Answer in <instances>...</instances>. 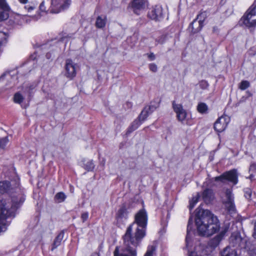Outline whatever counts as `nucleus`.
Returning a JSON list of instances; mask_svg holds the SVG:
<instances>
[{"instance_id": "f257e3e1", "label": "nucleus", "mask_w": 256, "mask_h": 256, "mask_svg": "<svg viewBox=\"0 0 256 256\" xmlns=\"http://www.w3.org/2000/svg\"><path fill=\"white\" fill-rule=\"evenodd\" d=\"M148 216L144 210H140L135 216L134 222L127 228L123 236L124 248L120 250V253L132 254L146 236Z\"/></svg>"}, {"instance_id": "f03ea898", "label": "nucleus", "mask_w": 256, "mask_h": 256, "mask_svg": "<svg viewBox=\"0 0 256 256\" xmlns=\"http://www.w3.org/2000/svg\"><path fill=\"white\" fill-rule=\"evenodd\" d=\"M195 222L200 236H209L220 229L216 217L210 210L202 209L200 206L196 209Z\"/></svg>"}, {"instance_id": "7ed1b4c3", "label": "nucleus", "mask_w": 256, "mask_h": 256, "mask_svg": "<svg viewBox=\"0 0 256 256\" xmlns=\"http://www.w3.org/2000/svg\"><path fill=\"white\" fill-rule=\"evenodd\" d=\"M24 202V198L20 195L19 203L16 204H13L10 208V202L6 200H0V234L6 231L8 226L10 224V221L7 219L15 216L16 210Z\"/></svg>"}, {"instance_id": "20e7f679", "label": "nucleus", "mask_w": 256, "mask_h": 256, "mask_svg": "<svg viewBox=\"0 0 256 256\" xmlns=\"http://www.w3.org/2000/svg\"><path fill=\"white\" fill-rule=\"evenodd\" d=\"M24 202V198L20 195L19 203L16 204H13L10 208V202L6 200H0V234L6 231L8 226L10 224V221L7 219L15 216L16 210Z\"/></svg>"}, {"instance_id": "39448f33", "label": "nucleus", "mask_w": 256, "mask_h": 256, "mask_svg": "<svg viewBox=\"0 0 256 256\" xmlns=\"http://www.w3.org/2000/svg\"><path fill=\"white\" fill-rule=\"evenodd\" d=\"M256 240H249L246 236H242L239 232H235L232 234L230 238V246L236 249L244 248L248 251L254 250Z\"/></svg>"}, {"instance_id": "423d86ee", "label": "nucleus", "mask_w": 256, "mask_h": 256, "mask_svg": "<svg viewBox=\"0 0 256 256\" xmlns=\"http://www.w3.org/2000/svg\"><path fill=\"white\" fill-rule=\"evenodd\" d=\"M16 186L14 188H11L10 186L11 184L10 182L8 181H3L0 182V194H4L6 192H10L13 193L14 192V190H15V192L16 194H12V196L11 199L8 200H6V202H8L10 204V206L9 208H11V206L14 204H16L19 203L20 202V195L22 196L24 198V200H25V198L22 194V192L21 191L20 189L18 188L19 184H17Z\"/></svg>"}, {"instance_id": "0eeeda50", "label": "nucleus", "mask_w": 256, "mask_h": 256, "mask_svg": "<svg viewBox=\"0 0 256 256\" xmlns=\"http://www.w3.org/2000/svg\"><path fill=\"white\" fill-rule=\"evenodd\" d=\"M240 22L249 28L256 26V0L241 18Z\"/></svg>"}, {"instance_id": "6e6552de", "label": "nucleus", "mask_w": 256, "mask_h": 256, "mask_svg": "<svg viewBox=\"0 0 256 256\" xmlns=\"http://www.w3.org/2000/svg\"><path fill=\"white\" fill-rule=\"evenodd\" d=\"M70 4V0H52L50 12L54 14L58 13L67 9Z\"/></svg>"}, {"instance_id": "1a4fd4ad", "label": "nucleus", "mask_w": 256, "mask_h": 256, "mask_svg": "<svg viewBox=\"0 0 256 256\" xmlns=\"http://www.w3.org/2000/svg\"><path fill=\"white\" fill-rule=\"evenodd\" d=\"M215 180H220L222 182L228 180L232 182L234 184H236L238 182L237 171L236 169H233L226 172L220 176L216 177Z\"/></svg>"}, {"instance_id": "9d476101", "label": "nucleus", "mask_w": 256, "mask_h": 256, "mask_svg": "<svg viewBox=\"0 0 256 256\" xmlns=\"http://www.w3.org/2000/svg\"><path fill=\"white\" fill-rule=\"evenodd\" d=\"M230 122V118L227 116H222L220 117L214 124V129L218 132H221L224 130Z\"/></svg>"}, {"instance_id": "9b49d317", "label": "nucleus", "mask_w": 256, "mask_h": 256, "mask_svg": "<svg viewBox=\"0 0 256 256\" xmlns=\"http://www.w3.org/2000/svg\"><path fill=\"white\" fill-rule=\"evenodd\" d=\"M226 208L230 214L236 213V208L234 204V197L231 190L227 189L226 192Z\"/></svg>"}, {"instance_id": "f8f14e48", "label": "nucleus", "mask_w": 256, "mask_h": 256, "mask_svg": "<svg viewBox=\"0 0 256 256\" xmlns=\"http://www.w3.org/2000/svg\"><path fill=\"white\" fill-rule=\"evenodd\" d=\"M147 6L146 0H134L132 3V11L137 15L140 14Z\"/></svg>"}, {"instance_id": "ddd939ff", "label": "nucleus", "mask_w": 256, "mask_h": 256, "mask_svg": "<svg viewBox=\"0 0 256 256\" xmlns=\"http://www.w3.org/2000/svg\"><path fill=\"white\" fill-rule=\"evenodd\" d=\"M172 106L174 111L176 113V118L178 121L182 122L186 119L187 113L184 109L182 104H177L175 101L172 102Z\"/></svg>"}, {"instance_id": "4468645a", "label": "nucleus", "mask_w": 256, "mask_h": 256, "mask_svg": "<svg viewBox=\"0 0 256 256\" xmlns=\"http://www.w3.org/2000/svg\"><path fill=\"white\" fill-rule=\"evenodd\" d=\"M148 17L156 21L160 20L162 18V8L160 6H155L150 9L148 14Z\"/></svg>"}, {"instance_id": "2eb2a0df", "label": "nucleus", "mask_w": 256, "mask_h": 256, "mask_svg": "<svg viewBox=\"0 0 256 256\" xmlns=\"http://www.w3.org/2000/svg\"><path fill=\"white\" fill-rule=\"evenodd\" d=\"M76 64L71 60H67L66 62L65 70L66 77L72 78L76 75Z\"/></svg>"}, {"instance_id": "dca6fc26", "label": "nucleus", "mask_w": 256, "mask_h": 256, "mask_svg": "<svg viewBox=\"0 0 256 256\" xmlns=\"http://www.w3.org/2000/svg\"><path fill=\"white\" fill-rule=\"evenodd\" d=\"M36 8V6L34 4H28L24 6V8L22 10V13L20 14V15H22L24 16H31L33 18L38 19V16H30L28 14H26L25 13H31L34 9Z\"/></svg>"}, {"instance_id": "f3484780", "label": "nucleus", "mask_w": 256, "mask_h": 256, "mask_svg": "<svg viewBox=\"0 0 256 256\" xmlns=\"http://www.w3.org/2000/svg\"><path fill=\"white\" fill-rule=\"evenodd\" d=\"M202 197L206 203H210L214 198V194L212 190L210 188H206L202 192Z\"/></svg>"}, {"instance_id": "a211bd4d", "label": "nucleus", "mask_w": 256, "mask_h": 256, "mask_svg": "<svg viewBox=\"0 0 256 256\" xmlns=\"http://www.w3.org/2000/svg\"><path fill=\"white\" fill-rule=\"evenodd\" d=\"M128 212L125 205H122L118 210L116 214V218L118 221L122 220H126L128 218Z\"/></svg>"}, {"instance_id": "6ab92c4d", "label": "nucleus", "mask_w": 256, "mask_h": 256, "mask_svg": "<svg viewBox=\"0 0 256 256\" xmlns=\"http://www.w3.org/2000/svg\"><path fill=\"white\" fill-rule=\"evenodd\" d=\"M192 219L190 218L187 226V234L186 238V246H188L189 242L190 241L191 237L192 234Z\"/></svg>"}, {"instance_id": "aec40b11", "label": "nucleus", "mask_w": 256, "mask_h": 256, "mask_svg": "<svg viewBox=\"0 0 256 256\" xmlns=\"http://www.w3.org/2000/svg\"><path fill=\"white\" fill-rule=\"evenodd\" d=\"M142 122L138 118L134 120L130 124L126 130V135L128 136L134 130H136L142 124Z\"/></svg>"}, {"instance_id": "412c9836", "label": "nucleus", "mask_w": 256, "mask_h": 256, "mask_svg": "<svg viewBox=\"0 0 256 256\" xmlns=\"http://www.w3.org/2000/svg\"><path fill=\"white\" fill-rule=\"evenodd\" d=\"M206 18V14L205 12L200 13L194 20H196L198 22V27L197 30H199L200 28H202L204 26V22Z\"/></svg>"}, {"instance_id": "4be33fe9", "label": "nucleus", "mask_w": 256, "mask_h": 256, "mask_svg": "<svg viewBox=\"0 0 256 256\" xmlns=\"http://www.w3.org/2000/svg\"><path fill=\"white\" fill-rule=\"evenodd\" d=\"M50 4V0H44L40 4L39 6L40 10L43 13H46L50 12V6L48 8V6Z\"/></svg>"}, {"instance_id": "5701e85b", "label": "nucleus", "mask_w": 256, "mask_h": 256, "mask_svg": "<svg viewBox=\"0 0 256 256\" xmlns=\"http://www.w3.org/2000/svg\"><path fill=\"white\" fill-rule=\"evenodd\" d=\"M222 256H237L236 249H232L230 246H227L222 252Z\"/></svg>"}, {"instance_id": "b1692460", "label": "nucleus", "mask_w": 256, "mask_h": 256, "mask_svg": "<svg viewBox=\"0 0 256 256\" xmlns=\"http://www.w3.org/2000/svg\"><path fill=\"white\" fill-rule=\"evenodd\" d=\"M107 22L106 16L102 15L97 17V28H103Z\"/></svg>"}, {"instance_id": "393cba45", "label": "nucleus", "mask_w": 256, "mask_h": 256, "mask_svg": "<svg viewBox=\"0 0 256 256\" xmlns=\"http://www.w3.org/2000/svg\"><path fill=\"white\" fill-rule=\"evenodd\" d=\"M64 232H60V233L58 236L55 238L53 246L52 248V250H54V248H56L58 246H59L62 242V240L64 238Z\"/></svg>"}, {"instance_id": "a878e982", "label": "nucleus", "mask_w": 256, "mask_h": 256, "mask_svg": "<svg viewBox=\"0 0 256 256\" xmlns=\"http://www.w3.org/2000/svg\"><path fill=\"white\" fill-rule=\"evenodd\" d=\"M151 114L148 110L146 108V106L142 110L140 114L138 117V118L140 120L141 122H144L148 116Z\"/></svg>"}, {"instance_id": "bb28decb", "label": "nucleus", "mask_w": 256, "mask_h": 256, "mask_svg": "<svg viewBox=\"0 0 256 256\" xmlns=\"http://www.w3.org/2000/svg\"><path fill=\"white\" fill-rule=\"evenodd\" d=\"M198 27V22L196 20H194L189 26L188 29L192 34H196L200 31L202 28H200L199 30H197Z\"/></svg>"}, {"instance_id": "cd10ccee", "label": "nucleus", "mask_w": 256, "mask_h": 256, "mask_svg": "<svg viewBox=\"0 0 256 256\" xmlns=\"http://www.w3.org/2000/svg\"><path fill=\"white\" fill-rule=\"evenodd\" d=\"M114 256H137L135 251H134L132 254H125V253H120V248L116 246L114 252Z\"/></svg>"}, {"instance_id": "c85d7f7f", "label": "nucleus", "mask_w": 256, "mask_h": 256, "mask_svg": "<svg viewBox=\"0 0 256 256\" xmlns=\"http://www.w3.org/2000/svg\"><path fill=\"white\" fill-rule=\"evenodd\" d=\"M208 110V106L204 102H200L197 106V110L200 114L206 113Z\"/></svg>"}, {"instance_id": "c756f323", "label": "nucleus", "mask_w": 256, "mask_h": 256, "mask_svg": "<svg viewBox=\"0 0 256 256\" xmlns=\"http://www.w3.org/2000/svg\"><path fill=\"white\" fill-rule=\"evenodd\" d=\"M156 252V246L152 245L148 246L144 256H154Z\"/></svg>"}, {"instance_id": "7c9ffc66", "label": "nucleus", "mask_w": 256, "mask_h": 256, "mask_svg": "<svg viewBox=\"0 0 256 256\" xmlns=\"http://www.w3.org/2000/svg\"><path fill=\"white\" fill-rule=\"evenodd\" d=\"M7 38L8 36L6 32L0 31V48L6 44Z\"/></svg>"}, {"instance_id": "2f4dec72", "label": "nucleus", "mask_w": 256, "mask_h": 256, "mask_svg": "<svg viewBox=\"0 0 256 256\" xmlns=\"http://www.w3.org/2000/svg\"><path fill=\"white\" fill-rule=\"evenodd\" d=\"M0 10V22L6 20L8 18V12L10 10V7L8 10L1 9Z\"/></svg>"}, {"instance_id": "473e14b6", "label": "nucleus", "mask_w": 256, "mask_h": 256, "mask_svg": "<svg viewBox=\"0 0 256 256\" xmlns=\"http://www.w3.org/2000/svg\"><path fill=\"white\" fill-rule=\"evenodd\" d=\"M66 198V196L62 192H58L54 197L55 200L58 203L64 202Z\"/></svg>"}, {"instance_id": "72a5a7b5", "label": "nucleus", "mask_w": 256, "mask_h": 256, "mask_svg": "<svg viewBox=\"0 0 256 256\" xmlns=\"http://www.w3.org/2000/svg\"><path fill=\"white\" fill-rule=\"evenodd\" d=\"M200 198L199 194H198L197 195L193 197L192 198L190 201V206L189 208L190 210H192L196 204L198 202V199Z\"/></svg>"}, {"instance_id": "f704fd0d", "label": "nucleus", "mask_w": 256, "mask_h": 256, "mask_svg": "<svg viewBox=\"0 0 256 256\" xmlns=\"http://www.w3.org/2000/svg\"><path fill=\"white\" fill-rule=\"evenodd\" d=\"M158 106H159V104L158 103L151 102L150 105L146 106V108L150 112V113L152 114Z\"/></svg>"}, {"instance_id": "c9c22d12", "label": "nucleus", "mask_w": 256, "mask_h": 256, "mask_svg": "<svg viewBox=\"0 0 256 256\" xmlns=\"http://www.w3.org/2000/svg\"><path fill=\"white\" fill-rule=\"evenodd\" d=\"M14 102L20 104L24 100V96L20 92H16L14 95Z\"/></svg>"}, {"instance_id": "e433bc0d", "label": "nucleus", "mask_w": 256, "mask_h": 256, "mask_svg": "<svg viewBox=\"0 0 256 256\" xmlns=\"http://www.w3.org/2000/svg\"><path fill=\"white\" fill-rule=\"evenodd\" d=\"M244 196L245 198L248 200H250L252 197V190L250 188H246L244 190Z\"/></svg>"}, {"instance_id": "4c0bfd02", "label": "nucleus", "mask_w": 256, "mask_h": 256, "mask_svg": "<svg viewBox=\"0 0 256 256\" xmlns=\"http://www.w3.org/2000/svg\"><path fill=\"white\" fill-rule=\"evenodd\" d=\"M249 171L250 172H252L249 176V178L252 180V178H254L253 174L256 173V164L252 163L250 164Z\"/></svg>"}, {"instance_id": "58836bf2", "label": "nucleus", "mask_w": 256, "mask_h": 256, "mask_svg": "<svg viewBox=\"0 0 256 256\" xmlns=\"http://www.w3.org/2000/svg\"><path fill=\"white\" fill-rule=\"evenodd\" d=\"M250 86V82L247 80H242L239 86V88L242 90H245Z\"/></svg>"}, {"instance_id": "ea45409f", "label": "nucleus", "mask_w": 256, "mask_h": 256, "mask_svg": "<svg viewBox=\"0 0 256 256\" xmlns=\"http://www.w3.org/2000/svg\"><path fill=\"white\" fill-rule=\"evenodd\" d=\"M10 78L14 79V78L12 77V74H10V73L9 72H6L4 73L0 76V82L4 80V79L8 80Z\"/></svg>"}, {"instance_id": "a19ab883", "label": "nucleus", "mask_w": 256, "mask_h": 256, "mask_svg": "<svg viewBox=\"0 0 256 256\" xmlns=\"http://www.w3.org/2000/svg\"><path fill=\"white\" fill-rule=\"evenodd\" d=\"M8 142V139L7 137L3 138L0 140V147L2 148H4Z\"/></svg>"}, {"instance_id": "79ce46f5", "label": "nucleus", "mask_w": 256, "mask_h": 256, "mask_svg": "<svg viewBox=\"0 0 256 256\" xmlns=\"http://www.w3.org/2000/svg\"><path fill=\"white\" fill-rule=\"evenodd\" d=\"M9 6L6 0H0V9L8 10Z\"/></svg>"}, {"instance_id": "37998d69", "label": "nucleus", "mask_w": 256, "mask_h": 256, "mask_svg": "<svg viewBox=\"0 0 256 256\" xmlns=\"http://www.w3.org/2000/svg\"><path fill=\"white\" fill-rule=\"evenodd\" d=\"M35 86L34 85H30L28 87H27L24 90V92H27L28 96H30L31 94L33 93L34 90V89Z\"/></svg>"}, {"instance_id": "c03bdc74", "label": "nucleus", "mask_w": 256, "mask_h": 256, "mask_svg": "<svg viewBox=\"0 0 256 256\" xmlns=\"http://www.w3.org/2000/svg\"><path fill=\"white\" fill-rule=\"evenodd\" d=\"M208 86H209L206 80H202L199 83V86H200V88L202 90L207 89L208 88Z\"/></svg>"}, {"instance_id": "a18cd8bd", "label": "nucleus", "mask_w": 256, "mask_h": 256, "mask_svg": "<svg viewBox=\"0 0 256 256\" xmlns=\"http://www.w3.org/2000/svg\"><path fill=\"white\" fill-rule=\"evenodd\" d=\"M94 167V163L92 161H88L86 164V168L88 170H92Z\"/></svg>"}, {"instance_id": "49530a36", "label": "nucleus", "mask_w": 256, "mask_h": 256, "mask_svg": "<svg viewBox=\"0 0 256 256\" xmlns=\"http://www.w3.org/2000/svg\"><path fill=\"white\" fill-rule=\"evenodd\" d=\"M149 68L152 72H156L158 70L157 66L154 64H150Z\"/></svg>"}, {"instance_id": "de8ad7c7", "label": "nucleus", "mask_w": 256, "mask_h": 256, "mask_svg": "<svg viewBox=\"0 0 256 256\" xmlns=\"http://www.w3.org/2000/svg\"><path fill=\"white\" fill-rule=\"evenodd\" d=\"M88 216V212H84L82 214L81 218L82 220V221L84 222L86 221Z\"/></svg>"}, {"instance_id": "09e8293b", "label": "nucleus", "mask_w": 256, "mask_h": 256, "mask_svg": "<svg viewBox=\"0 0 256 256\" xmlns=\"http://www.w3.org/2000/svg\"><path fill=\"white\" fill-rule=\"evenodd\" d=\"M147 55H148V58L150 60H154L156 58V56L153 52H150V54H148Z\"/></svg>"}, {"instance_id": "8fccbe9b", "label": "nucleus", "mask_w": 256, "mask_h": 256, "mask_svg": "<svg viewBox=\"0 0 256 256\" xmlns=\"http://www.w3.org/2000/svg\"><path fill=\"white\" fill-rule=\"evenodd\" d=\"M252 236L256 239V223L254 224Z\"/></svg>"}, {"instance_id": "3c124183", "label": "nucleus", "mask_w": 256, "mask_h": 256, "mask_svg": "<svg viewBox=\"0 0 256 256\" xmlns=\"http://www.w3.org/2000/svg\"><path fill=\"white\" fill-rule=\"evenodd\" d=\"M126 106L128 108H131L132 106V104L131 102H127L126 103Z\"/></svg>"}, {"instance_id": "603ef678", "label": "nucleus", "mask_w": 256, "mask_h": 256, "mask_svg": "<svg viewBox=\"0 0 256 256\" xmlns=\"http://www.w3.org/2000/svg\"><path fill=\"white\" fill-rule=\"evenodd\" d=\"M20 2L21 4H26L28 2V0H18Z\"/></svg>"}, {"instance_id": "864d4df0", "label": "nucleus", "mask_w": 256, "mask_h": 256, "mask_svg": "<svg viewBox=\"0 0 256 256\" xmlns=\"http://www.w3.org/2000/svg\"><path fill=\"white\" fill-rule=\"evenodd\" d=\"M250 252L254 253L256 254V248L254 247V250L250 251Z\"/></svg>"}, {"instance_id": "5fc2aeb1", "label": "nucleus", "mask_w": 256, "mask_h": 256, "mask_svg": "<svg viewBox=\"0 0 256 256\" xmlns=\"http://www.w3.org/2000/svg\"><path fill=\"white\" fill-rule=\"evenodd\" d=\"M90 256H96V254L95 253H93Z\"/></svg>"}, {"instance_id": "6e6d98bb", "label": "nucleus", "mask_w": 256, "mask_h": 256, "mask_svg": "<svg viewBox=\"0 0 256 256\" xmlns=\"http://www.w3.org/2000/svg\"><path fill=\"white\" fill-rule=\"evenodd\" d=\"M48 54H46V56L48 57V58H49V57H48Z\"/></svg>"}, {"instance_id": "4d7b16f0", "label": "nucleus", "mask_w": 256, "mask_h": 256, "mask_svg": "<svg viewBox=\"0 0 256 256\" xmlns=\"http://www.w3.org/2000/svg\"><path fill=\"white\" fill-rule=\"evenodd\" d=\"M101 248H102V246H100V249Z\"/></svg>"}, {"instance_id": "13d9d810", "label": "nucleus", "mask_w": 256, "mask_h": 256, "mask_svg": "<svg viewBox=\"0 0 256 256\" xmlns=\"http://www.w3.org/2000/svg\"><path fill=\"white\" fill-rule=\"evenodd\" d=\"M255 247L256 248V244L254 245Z\"/></svg>"}]
</instances>
